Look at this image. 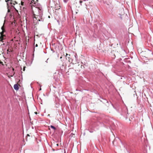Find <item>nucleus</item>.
Masks as SVG:
<instances>
[{
  "label": "nucleus",
  "instance_id": "nucleus-18",
  "mask_svg": "<svg viewBox=\"0 0 153 153\" xmlns=\"http://www.w3.org/2000/svg\"><path fill=\"white\" fill-rule=\"evenodd\" d=\"M35 114H37V112H35Z\"/></svg>",
  "mask_w": 153,
  "mask_h": 153
},
{
  "label": "nucleus",
  "instance_id": "nucleus-8",
  "mask_svg": "<svg viewBox=\"0 0 153 153\" xmlns=\"http://www.w3.org/2000/svg\"><path fill=\"white\" fill-rule=\"evenodd\" d=\"M0 64H1V65H3V64L2 63V62H1V61H0Z\"/></svg>",
  "mask_w": 153,
  "mask_h": 153
},
{
  "label": "nucleus",
  "instance_id": "nucleus-7",
  "mask_svg": "<svg viewBox=\"0 0 153 153\" xmlns=\"http://www.w3.org/2000/svg\"><path fill=\"white\" fill-rule=\"evenodd\" d=\"M2 39H3V37L2 36H1L0 37V40H2Z\"/></svg>",
  "mask_w": 153,
  "mask_h": 153
},
{
  "label": "nucleus",
  "instance_id": "nucleus-16",
  "mask_svg": "<svg viewBox=\"0 0 153 153\" xmlns=\"http://www.w3.org/2000/svg\"><path fill=\"white\" fill-rule=\"evenodd\" d=\"M10 0H7V1H6L8 3V1H10Z\"/></svg>",
  "mask_w": 153,
  "mask_h": 153
},
{
  "label": "nucleus",
  "instance_id": "nucleus-5",
  "mask_svg": "<svg viewBox=\"0 0 153 153\" xmlns=\"http://www.w3.org/2000/svg\"><path fill=\"white\" fill-rule=\"evenodd\" d=\"M55 8H56V10H58L60 9V6L59 5H58L57 7L56 6L55 7Z\"/></svg>",
  "mask_w": 153,
  "mask_h": 153
},
{
  "label": "nucleus",
  "instance_id": "nucleus-17",
  "mask_svg": "<svg viewBox=\"0 0 153 153\" xmlns=\"http://www.w3.org/2000/svg\"><path fill=\"white\" fill-rule=\"evenodd\" d=\"M63 151H64V153H66V151H65V150H64Z\"/></svg>",
  "mask_w": 153,
  "mask_h": 153
},
{
  "label": "nucleus",
  "instance_id": "nucleus-10",
  "mask_svg": "<svg viewBox=\"0 0 153 153\" xmlns=\"http://www.w3.org/2000/svg\"><path fill=\"white\" fill-rule=\"evenodd\" d=\"M66 1V0H64V1L65 2V3H66L67 2V1Z\"/></svg>",
  "mask_w": 153,
  "mask_h": 153
},
{
  "label": "nucleus",
  "instance_id": "nucleus-15",
  "mask_svg": "<svg viewBox=\"0 0 153 153\" xmlns=\"http://www.w3.org/2000/svg\"><path fill=\"white\" fill-rule=\"evenodd\" d=\"M23 3H23V2H21V4H22V5H23Z\"/></svg>",
  "mask_w": 153,
  "mask_h": 153
},
{
  "label": "nucleus",
  "instance_id": "nucleus-9",
  "mask_svg": "<svg viewBox=\"0 0 153 153\" xmlns=\"http://www.w3.org/2000/svg\"><path fill=\"white\" fill-rule=\"evenodd\" d=\"M82 2V1H79V3L81 5H82L81 3Z\"/></svg>",
  "mask_w": 153,
  "mask_h": 153
},
{
  "label": "nucleus",
  "instance_id": "nucleus-23",
  "mask_svg": "<svg viewBox=\"0 0 153 153\" xmlns=\"http://www.w3.org/2000/svg\"><path fill=\"white\" fill-rule=\"evenodd\" d=\"M56 145H57V146H58V144H57Z\"/></svg>",
  "mask_w": 153,
  "mask_h": 153
},
{
  "label": "nucleus",
  "instance_id": "nucleus-1",
  "mask_svg": "<svg viewBox=\"0 0 153 153\" xmlns=\"http://www.w3.org/2000/svg\"><path fill=\"white\" fill-rule=\"evenodd\" d=\"M34 5L32 4V10L34 17L33 18V23L35 25L39 24V22H43L44 19L43 17V12L41 6L39 4H36L34 3Z\"/></svg>",
  "mask_w": 153,
  "mask_h": 153
},
{
  "label": "nucleus",
  "instance_id": "nucleus-22",
  "mask_svg": "<svg viewBox=\"0 0 153 153\" xmlns=\"http://www.w3.org/2000/svg\"><path fill=\"white\" fill-rule=\"evenodd\" d=\"M46 62L47 63V62H48L47 61H46Z\"/></svg>",
  "mask_w": 153,
  "mask_h": 153
},
{
  "label": "nucleus",
  "instance_id": "nucleus-12",
  "mask_svg": "<svg viewBox=\"0 0 153 153\" xmlns=\"http://www.w3.org/2000/svg\"><path fill=\"white\" fill-rule=\"evenodd\" d=\"M25 67H24L23 70V71H25Z\"/></svg>",
  "mask_w": 153,
  "mask_h": 153
},
{
  "label": "nucleus",
  "instance_id": "nucleus-13",
  "mask_svg": "<svg viewBox=\"0 0 153 153\" xmlns=\"http://www.w3.org/2000/svg\"><path fill=\"white\" fill-rule=\"evenodd\" d=\"M68 55L69 56H70V55L69 54H68H68H67V53H66V56H68Z\"/></svg>",
  "mask_w": 153,
  "mask_h": 153
},
{
  "label": "nucleus",
  "instance_id": "nucleus-19",
  "mask_svg": "<svg viewBox=\"0 0 153 153\" xmlns=\"http://www.w3.org/2000/svg\"><path fill=\"white\" fill-rule=\"evenodd\" d=\"M37 46H38V45H37V44H36V47H37Z\"/></svg>",
  "mask_w": 153,
  "mask_h": 153
},
{
  "label": "nucleus",
  "instance_id": "nucleus-4",
  "mask_svg": "<svg viewBox=\"0 0 153 153\" xmlns=\"http://www.w3.org/2000/svg\"><path fill=\"white\" fill-rule=\"evenodd\" d=\"M1 29L2 30V31L1 33V36H2V35L3 34V33L5 31L4 30V25H3V26H2L1 27Z\"/></svg>",
  "mask_w": 153,
  "mask_h": 153
},
{
  "label": "nucleus",
  "instance_id": "nucleus-2",
  "mask_svg": "<svg viewBox=\"0 0 153 153\" xmlns=\"http://www.w3.org/2000/svg\"><path fill=\"white\" fill-rule=\"evenodd\" d=\"M121 143V141L120 139L118 137H116L113 142V145L116 146L118 143Z\"/></svg>",
  "mask_w": 153,
  "mask_h": 153
},
{
  "label": "nucleus",
  "instance_id": "nucleus-21",
  "mask_svg": "<svg viewBox=\"0 0 153 153\" xmlns=\"http://www.w3.org/2000/svg\"><path fill=\"white\" fill-rule=\"evenodd\" d=\"M7 52L9 51V50H7Z\"/></svg>",
  "mask_w": 153,
  "mask_h": 153
},
{
  "label": "nucleus",
  "instance_id": "nucleus-11",
  "mask_svg": "<svg viewBox=\"0 0 153 153\" xmlns=\"http://www.w3.org/2000/svg\"><path fill=\"white\" fill-rule=\"evenodd\" d=\"M34 2V0H32L31 1L32 3H33Z\"/></svg>",
  "mask_w": 153,
  "mask_h": 153
},
{
  "label": "nucleus",
  "instance_id": "nucleus-14",
  "mask_svg": "<svg viewBox=\"0 0 153 153\" xmlns=\"http://www.w3.org/2000/svg\"><path fill=\"white\" fill-rule=\"evenodd\" d=\"M75 56V58H76H76H77V57H76V56H77V55H75V56Z\"/></svg>",
  "mask_w": 153,
  "mask_h": 153
},
{
  "label": "nucleus",
  "instance_id": "nucleus-6",
  "mask_svg": "<svg viewBox=\"0 0 153 153\" xmlns=\"http://www.w3.org/2000/svg\"><path fill=\"white\" fill-rule=\"evenodd\" d=\"M50 127L51 128H53V130H55L56 129V128L53 126H52V125Z\"/></svg>",
  "mask_w": 153,
  "mask_h": 153
},
{
  "label": "nucleus",
  "instance_id": "nucleus-20",
  "mask_svg": "<svg viewBox=\"0 0 153 153\" xmlns=\"http://www.w3.org/2000/svg\"><path fill=\"white\" fill-rule=\"evenodd\" d=\"M41 90V88H40V89H39V90H40H40Z\"/></svg>",
  "mask_w": 153,
  "mask_h": 153
},
{
  "label": "nucleus",
  "instance_id": "nucleus-24",
  "mask_svg": "<svg viewBox=\"0 0 153 153\" xmlns=\"http://www.w3.org/2000/svg\"><path fill=\"white\" fill-rule=\"evenodd\" d=\"M68 0H67V1H68Z\"/></svg>",
  "mask_w": 153,
  "mask_h": 153
},
{
  "label": "nucleus",
  "instance_id": "nucleus-3",
  "mask_svg": "<svg viewBox=\"0 0 153 153\" xmlns=\"http://www.w3.org/2000/svg\"><path fill=\"white\" fill-rule=\"evenodd\" d=\"M14 89L16 90H18L19 89V88L17 84H15L14 85Z\"/></svg>",
  "mask_w": 153,
  "mask_h": 153
}]
</instances>
